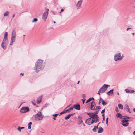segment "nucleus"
I'll return each instance as SVG.
<instances>
[{
  "instance_id": "680f3d73",
  "label": "nucleus",
  "mask_w": 135,
  "mask_h": 135,
  "mask_svg": "<svg viewBox=\"0 0 135 135\" xmlns=\"http://www.w3.org/2000/svg\"><path fill=\"white\" fill-rule=\"evenodd\" d=\"M79 82H80V81H78V83H77V84H79Z\"/></svg>"
},
{
  "instance_id": "c03bdc74",
  "label": "nucleus",
  "mask_w": 135,
  "mask_h": 135,
  "mask_svg": "<svg viewBox=\"0 0 135 135\" xmlns=\"http://www.w3.org/2000/svg\"><path fill=\"white\" fill-rule=\"evenodd\" d=\"M104 120H105V117H103V120L102 121V122L103 123Z\"/></svg>"
},
{
  "instance_id": "393cba45",
  "label": "nucleus",
  "mask_w": 135,
  "mask_h": 135,
  "mask_svg": "<svg viewBox=\"0 0 135 135\" xmlns=\"http://www.w3.org/2000/svg\"><path fill=\"white\" fill-rule=\"evenodd\" d=\"M122 115L120 113H118L116 115V116L117 117H119L121 116Z\"/></svg>"
},
{
  "instance_id": "f257e3e1",
  "label": "nucleus",
  "mask_w": 135,
  "mask_h": 135,
  "mask_svg": "<svg viewBox=\"0 0 135 135\" xmlns=\"http://www.w3.org/2000/svg\"><path fill=\"white\" fill-rule=\"evenodd\" d=\"M45 67V64L42 60H38L35 63L34 70L36 72L42 70Z\"/></svg>"
},
{
  "instance_id": "f3484780",
  "label": "nucleus",
  "mask_w": 135,
  "mask_h": 135,
  "mask_svg": "<svg viewBox=\"0 0 135 135\" xmlns=\"http://www.w3.org/2000/svg\"><path fill=\"white\" fill-rule=\"evenodd\" d=\"M74 114H69L68 115L65 117V119L66 120H68L70 118V116L73 115Z\"/></svg>"
},
{
  "instance_id": "864d4df0",
  "label": "nucleus",
  "mask_w": 135,
  "mask_h": 135,
  "mask_svg": "<svg viewBox=\"0 0 135 135\" xmlns=\"http://www.w3.org/2000/svg\"><path fill=\"white\" fill-rule=\"evenodd\" d=\"M101 100V99H100V100L99 102V105H100V101Z\"/></svg>"
},
{
  "instance_id": "0eeeda50",
  "label": "nucleus",
  "mask_w": 135,
  "mask_h": 135,
  "mask_svg": "<svg viewBox=\"0 0 135 135\" xmlns=\"http://www.w3.org/2000/svg\"><path fill=\"white\" fill-rule=\"evenodd\" d=\"M49 11V9L48 8H46V9L45 11L43 14L42 18L45 21L47 17Z\"/></svg>"
},
{
  "instance_id": "e433bc0d",
  "label": "nucleus",
  "mask_w": 135,
  "mask_h": 135,
  "mask_svg": "<svg viewBox=\"0 0 135 135\" xmlns=\"http://www.w3.org/2000/svg\"><path fill=\"white\" fill-rule=\"evenodd\" d=\"M130 90V93H134V90Z\"/></svg>"
},
{
  "instance_id": "6ab92c4d",
  "label": "nucleus",
  "mask_w": 135,
  "mask_h": 135,
  "mask_svg": "<svg viewBox=\"0 0 135 135\" xmlns=\"http://www.w3.org/2000/svg\"><path fill=\"white\" fill-rule=\"evenodd\" d=\"M98 129V125H97V126H94V128L92 129V130L94 132H96V130Z\"/></svg>"
},
{
  "instance_id": "bf43d9fd",
  "label": "nucleus",
  "mask_w": 135,
  "mask_h": 135,
  "mask_svg": "<svg viewBox=\"0 0 135 135\" xmlns=\"http://www.w3.org/2000/svg\"><path fill=\"white\" fill-rule=\"evenodd\" d=\"M133 110L134 112H135V108L133 109Z\"/></svg>"
},
{
  "instance_id": "774afa93",
  "label": "nucleus",
  "mask_w": 135,
  "mask_h": 135,
  "mask_svg": "<svg viewBox=\"0 0 135 135\" xmlns=\"http://www.w3.org/2000/svg\"><path fill=\"white\" fill-rule=\"evenodd\" d=\"M132 34L133 35L134 34V33H132Z\"/></svg>"
},
{
  "instance_id": "6e6552de",
  "label": "nucleus",
  "mask_w": 135,
  "mask_h": 135,
  "mask_svg": "<svg viewBox=\"0 0 135 135\" xmlns=\"http://www.w3.org/2000/svg\"><path fill=\"white\" fill-rule=\"evenodd\" d=\"M8 33L7 32H5L4 33V37L2 42V44L6 43V42L8 40Z\"/></svg>"
},
{
  "instance_id": "6e6d98bb",
  "label": "nucleus",
  "mask_w": 135,
  "mask_h": 135,
  "mask_svg": "<svg viewBox=\"0 0 135 135\" xmlns=\"http://www.w3.org/2000/svg\"><path fill=\"white\" fill-rule=\"evenodd\" d=\"M133 134L134 135H135V131L133 132Z\"/></svg>"
},
{
  "instance_id": "a19ab883",
  "label": "nucleus",
  "mask_w": 135,
  "mask_h": 135,
  "mask_svg": "<svg viewBox=\"0 0 135 135\" xmlns=\"http://www.w3.org/2000/svg\"><path fill=\"white\" fill-rule=\"evenodd\" d=\"M101 91L99 89L98 91V93H97V94L99 95H100V93H102Z\"/></svg>"
},
{
  "instance_id": "58836bf2",
  "label": "nucleus",
  "mask_w": 135,
  "mask_h": 135,
  "mask_svg": "<svg viewBox=\"0 0 135 135\" xmlns=\"http://www.w3.org/2000/svg\"><path fill=\"white\" fill-rule=\"evenodd\" d=\"M105 109H104L101 112V113L102 114L104 113L105 112Z\"/></svg>"
},
{
  "instance_id": "a878e982",
  "label": "nucleus",
  "mask_w": 135,
  "mask_h": 135,
  "mask_svg": "<svg viewBox=\"0 0 135 135\" xmlns=\"http://www.w3.org/2000/svg\"><path fill=\"white\" fill-rule=\"evenodd\" d=\"M102 104L103 106H105L107 104V103H106V102H105L103 100H102Z\"/></svg>"
},
{
  "instance_id": "052dcab7",
  "label": "nucleus",
  "mask_w": 135,
  "mask_h": 135,
  "mask_svg": "<svg viewBox=\"0 0 135 135\" xmlns=\"http://www.w3.org/2000/svg\"><path fill=\"white\" fill-rule=\"evenodd\" d=\"M53 119H54V120H56V118L55 117H53Z\"/></svg>"
},
{
  "instance_id": "13d9d810",
  "label": "nucleus",
  "mask_w": 135,
  "mask_h": 135,
  "mask_svg": "<svg viewBox=\"0 0 135 135\" xmlns=\"http://www.w3.org/2000/svg\"><path fill=\"white\" fill-rule=\"evenodd\" d=\"M117 94L118 95H119V93L118 92H117Z\"/></svg>"
},
{
  "instance_id": "f8f14e48",
  "label": "nucleus",
  "mask_w": 135,
  "mask_h": 135,
  "mask_svg": "<svg viewBox=\"0 0 135 135\" xmlns=\"http://www.w3.org/2000/svg\"><path fill=\"white\" fill-rule=\"evenodd\" d=\"M82 1V0H80L78 2L76 5L77 8L79 9L81 7Z\"/></svg>"
},
{
  "instance_id": "3c124183",
  "label": "nucleus",
  "mask_w": 135,
  "mask_h": 135,
  "mask_svg": "<svg viewBox=\"0 0 135 135\" xmlns=\"http://www.w3.org/2000/svg\"><path fill=\"white\" fill-rule=\"evenodd\" d=\"M81 124L83 125L84 126H85V124L83 123H82Z\"/></svg>"
},
{
  "instance_id": "aec40b11",
  "label": "nucleus",
  "mask_w": 135,
  "mask_h": 135,
  "mask_svg": "<svg viewBox=\"0 0 135 135\" xmlns=\"http://www.w3.org/2000/svg\"><path fill=\"white\" fill-rule=\"evenodd\" d=\"M92 100H94V99L93 98V97L90 98L86 101V104L88 102Z\"/></svg>"
},
{
  "instance_id": "ddd939ff",
  "label": "nucleus",
  "mask_w": 135,
  "mask_h": 135,
  "mask_svg": "<svg viewBox=\"0 0 135 135\" xmlns=\"http://www.w3.org/2000/svg\"><path fill=\"white\" fill-rule=\"evenodd\" d=\"M95 107L96 105L94 102H92L91 103L90 109L92 110H94L95 109Z\"/></svg>"
},
{
  "instance_id": "c756f323",
  "label": "nucleus",
  "mask_w": 135,
  "mask_h": 135,
  "mask_svg": "<svg viewBox=\"0 0 135 135\" xmlns=\"http://www.w3.org/2000/svg\"><path fill=\"white\" fill-rule=\"evenodd\" d=\"M66 110H64L62 112H61L60 114V115L63 114H64V113H66Z\"/></svg>"
},
{
  "instance_id": "f03ea898",
  "label": "nucleus",
  "mask_w": 135,
  "mask_h": 135,
  "mask_svg": "<svg viewBox=\"0 0 135 135\" xmlns=\"http://www.w3.org/2000/svg\"><path fill=\"white\" fill-rule=\"evenodd\" d=\"M87 114L91 117L94 121V122L96 123L99 121V117L98 115L93 114L92 113H87Z\"/></svg>"
},
{
  "instance_id": "4c0bfd02",
  "label": "nucleus",
  "mask_w": 135,
  "mask_h": 135,
  "mask_svg": "<svg viewBox=\"0 0 135 135\" xmlns=\"http://www.w3.org/2000/svg\"><path fill=\"white\" fill-rule=\"evenodd\" d=\"M120 119H124V116H123L122 115L120 117Z\"/></svg>"
},
{
  "instance_id": "4be33fe9",
  "label": "nucleus",
  "mask_w": 135,
  "mask_h": 135,
  "mask_svg": "<svg viewBox=\"0 0 135 135\" xmlns=\"http://www.w3.org/2000/svg\"><path fill=\"white\" fill-rule=\"evenodd\" d=\"M118 106L120 109H123V105L120 104H118Z\"/></svg>"
},
{
  "instance_id": "49530a36",
  "label": "nucleus",
  "mask_w": 135,
  "mask_h": 135,
  "mask_svg": "<svg viewBox=\"0 0 135 135\" xmlns=\"http://www.w3.org/2000/svg\"><path fill=\"white\" fill-rule=\"evenodd\" d=\"M126 118L129 119V118L128 117L124 116V119H126Z\"/></svg>"
},
{
  "instance_id": "de8ad7c7",
  "label": "nucleus",
  "mask_w": 135,
  "mask_h": 135,
  "mask_svg": "<svg viewBox=\"0 0 135 135\" xmlns=\"http://www.w3.org/2000/svg\"><path fill=\"white\" fill-rule=\"evenodd\" d=\"M20 75L22 76L24 75V73H21L20 74Z\"/></svg>"
},
{
  "instance_id": "4d7b16f0",
  "label": "nucleus",
  "mask_w": 135,
  "mask_h": 135,
  "mask_svg": "<svg viewBox=\"0 0 135 135\" xmlns=\"http://www.w3.org/2000/svg\"><path fill=\"white\" fill-rule=\"evenodd\" d=\"M131 29V28H127V29H126V30H127V31H128V30L129 29Z\"/></svg>"
},
{
  "instance_id": "2f4dec72",
  "label": "nucleus",
  "mask_w": 135,
  "mask_h": 135,
  "mask_svg": "<svg viewBox=\"0 0 135 135\" xmlns=\"http://www.w3.org/2000/svg\"><path fill=\"white\" fill-rule=\"evenodd\" d=\"M126 109H128V112L130 113V111L129 110V107L127 105H126Z\"/></svg>"
},
{
  "instance_id": "5701e85b",
  "label": "nucleus",
  "mask_w": 135,
  "mask_h": 135,
  "mask_svg": "<svg viewBox=\"0 0 135 135\" xmlns=\"http://www.w3.org/2000/svg\"><path fill=\"white\" fill-rule=\"evenodd\" d=\"M73 107L72 106L70 108H69V109L65 110L66 112H70V110H73Z\"/></svg>"
},
{
  "instance_id": "423d86ee",
  "label": "nucleus",
  "mask_w": 135,
  "mask_h": 135,
  "mask_svg": "<svg viewBox=\"0 0 135 135\" xmlns=\"http://www.w3.org/2000/svg\"><path fill=\"white\" fill-rule=\"evenodd\" d=\"M109 85L107 84H104L103 86L100 89L102 93L105 92L108 88V87H109Z\"/></svg>"
},
{
  "instance_id": "ea45409f",
  "label": "nucleus",
  "mask_w": 135,
  "mask_h": 135,
  "mask_svg": "<svg viewBox=\"0 0 135 135\" xmlns=\"http://www.w3.org/2000/svg\"><path fill=\"white\" fill-rule=\"evenodd\" d=\"M83 101V104H84V102L85 100H86L85 99H81Z\"/></svg>"
},
{
  "instance_id": "c85d7f7f",
  "label": "nucleus",
  "mask_w": 135,
  "mask_h": 135,
  "mask_svg": "<svg viewBox=\"0 0 135 135\" xmlns=\"http://www.w3.org/2000/svg\"><path fill=\"white\" fill-rule=\"evenodd\" d=\"M125 90L127 93H130L129 90L128 89H125Z\"/></svg>"
},
{
  "instance_id": "1a4fd4ad",
  "label": "nucleus",
  "mask_w": 135,
  "mask_h": 135,
  "mask_svg": "<svg viewBox=\"0 0 135 135\" xmlns=\"http://www.w3.org/2000/svg\"><path fill=\"white\" fill-rule=\"evenodd\" d=\"M128 120H127L123 119L121 121V124L123 126L125 127L127 126L128 125Z\"/></svg>"
},
{
  "instance_id": "e2e57ef3",
  "label": "nucleus",
  "mask_w": 135,
  "mask_h": 135,
  "mask_svg": "<svg viewBox=\"0 0 135 135\" xmlns=\"http://www.w3.org/2000/svg\"><path fill=\"white\" fill-rule=\"evenodd\" d=\"M115 60V61H117V60Z\"/></svg>"
},
{
  "instance_id": "a211bd4d",
  "label": "nucleus",
  "mask_w": 135,
  "mask_h": 135,
  "mask_svg": "<svg viewBox=\"0 0 135 135\" xmlns=\"http://www.w3.org/2000/svg\"><path fill=\"white\" fill-rule=\"evenodd\" d=\"M114 90L113 89H112L110 90L109 91L107 92V94L108 95H110V93H111L112 94H113V91Z\"/></svg>"
},
{
  "instance_id": "b1692460",
  "label": "nucleus",
  "mask_w": 135,
  "mask_h": 135,
  "mask_svg": "<svg viewBox=\"0 0 135 135\" xmlns=\"http://www.w3.org/2000/svg\"><path fill=\"white\" fill-rule=\"evenodd\" d=\"M9 13V12L8 11H7L4 14V16H7Z\"/></svg>"
},
{
  "instance_id": "72a5a7b5",
  "label": "nucleus",
  "mask_w": 135,
  "mask_h": 135,
  "mask_svg": "<svg viewBox=\"0 0 135 135\" xmlns=\"http://www.w3.org/2000/svg\"><path fill=\"white\" fill-rule=\"evenodd\" d=\"M82 97L83 98V99H85L86 96L84 94H83L82 95Z\"/></svg>"
},
{
  "instance_id": "9b49d317",
  "label": "nucleus",
  "mask_w": 135,
  "mask_h": 135,
  "mask_svg": "<svg viewBox=\"0 0 135 135\" xmlns=\"http://www.w3.org/2000/svg\"><path fill=\"white\" fill-rule=\"evenodd\" d=\"M114 57V59H121L123 57V56L122 55V56L121 54L119 53L116 54L115 55Z\"/></svg>"
},
{
  "instance_id": "37998d69",
  "label": "nucleus",
  "mask_w": 135,
  "mask_h": 135,
  "mask_svg": "<svg viewBox=\"0 0 135 135\" xmlns=\"http://www.w3.org/2000/svg\"><path fill=\"white\" fill-rule=\"evenodd\" d=\"M32 124V123L31 122H30L28 124V126H31Z\"/></svg>"
},
{
  "instance_id": "cd10ccee",
  "label": "nucleus",
  "mask_w": 135,
  "mask_h": 135,
  "mask_svg": "<svg viewBox=\"0 0 135 135\" xmlns=\"http://www.w3.org/2000/svg\"><path fill=\"white\" fill-rule=\"evenodd\" d=\"M4 44H1V46L4 49H5L6 48V47L4 45H3Z\"/></svg>"
},
{
  "instance_id": "f704fd0d",
  "label": "nucleus",
  "mask_w": 135,
  "mask_h": 135,
  "mask_svg": "<svg viewBox=\"0 0 135 135\" xmlns=\"http://www.w3.org/2000/svg\"><path fill=\"white\" fill-rule=\"evenodd\" d=\"M115 110L117 112H118L119 110L118 108L117 107H116Z\"/></svg>"
},
{
  "instance_id": "0e129e2a",
  "label": "nucleus",
  "mask_w": 135,
  "mask_h": 135,
  "mask_svg": "<svg viewBox=\"0 0 135 135\" xmlns=\"http://www.w3.org/2000/svg\"><path fill=\"white\" fill-rule=\"evenodd\" d=\"M41 132L42 133H44V132Z\"/></svg>"
},
{
  "instance_id": "79ce46f5",
  "label": "nucleus",
  "mask_w": 135,
  "mask_h": 135,
  "mask_svg": "<svg viewBox=\"0 0 135 135\" xmlns=\"http://www.w3.org/2000/svg\"><path fill=\"white\" fill-rule=\"evenodd\" d=\"M58 115V114H53V116L54 117H56Z\"/></svg>"
},
{
  "instance_id": "69168bd1",
  "label": "nucleus",
  "mask_w": 135,
  "mask_h": 135,
  "mask_svg": "<svg viewBox=\"0 0 135 135\" xmlns=\"http://www.w3.org/2000/svg\"><path fill=\"white\" fill-rule=\"evenodd\" d=\"M100 122H99V123L97 125H98V126L99 124H100Z\"/></svg>"
},
{
  "instance_id": "8fccbe9b",
  "label": "nucleus",
  "mask_w": 135,
  "mask_h": 135,
  "mask_svg": "<svg viewBox=\"0 0 135 135\" xmlns=\"http://www.w3.org/2000/svg\"><path fill=\"white\" fill-rule=\"evenodd\" d=\"M102 116H103V117H105V116H104V113L102 115Z\"/></svg>"
},
{
  "instance_id": "7ed1b4c3",
  "label": "nucleus",
  "mask_w": 135,
  "mask_h": 135,
  "mask_svg": "<svg viewBox=\"0 0 135 135\" xmlns=\"http://www.w3.org/2000/svg\"><path fill=\"white\" fill-rule=\"evenodd\" d=\"M16 31L15 30H13L12 33L11 37V39L10 45H12L13 43L15 41V37L16 36Z\"/></svg>"
},
{
  "instance_id": "412c9836",
  "label": "nucleus",
  "mask_w": 135,
  "mask_h": 135,
  "mask_svg": "<svg viewBox=\"0 0 135 135\" xmlns=\"http://www.w3.org/2000/svg\"><path fill=\"white\" fill-rule=\"evenodd\" d=\"M25 128L24 127H20V126H19L17 128V129L18 130L19 132H21V130L22 129H24Z\"/></svg>"
},
{
  "instance_id": "c9c22d12",
  "label": "nucleus",
  "mask_w": 135,
  "mask_h": 135,
  "mask_svg": "<svg viewBox=\"0 0 135 135\" xmlns=\"http://www.w3.org/2000/svg\"><path fill=\"white\" fill-rule=\"evenodd\" d=\"M79 122H80V123L79 124V125H80L82 123H83V121L81 120H80Z\"/></svg>"
},
{
  "instance_id": "9d476101",
  "label": "nucleus",
  "mask_w": 135,
  "mask_h": 135,
  "mask_svg": "<svg viewBox=\"0 0 135 135\" xmlns=\"http://www.w3.org/2000/svg\"><path fill=\"white\" fill-rule=\"evenodd\" d=\"M85 122L88 125H89L93 123L94 121H93L91 117H90L86 120Z\"/></svg>"
},
{
  "instance_id": "a18cd8bd",
  "label": "nucleus",
  "mask_w": 135,
  "mask_h": 135,
  "mask_svg": "<svg viewBox=\"0 0 135 135\" xmlns=\"http://www.w3.org/2000/svg\"><path fill=\"white\" fill-rule=\"evenodd\" d=\"M98 113V111H96L95 112V113H93L94 114H96V115H97V114Z\"/></svg>"
},
{
  "instance_id": "7c9ffc66",
  "label": "nucleus",
  "mask_w": 135,
  "mask_h": 135,
  "mask_svg": "<svg viewBox=\"0 0 135 135\" xmlns=\"http://www.w3.org/2000/svg\"><path fill=\"white\" fill-rule=\"evenodd\" d=\"M38 20L37 18H34L33 19L32 22H34L37 21H38Z\"/></svg>"
},
{
  "instance_id": "473e14b6",
  "label": "nucleus",
  "mask_w": 135,
  "mask_h": 135,
  "mask_svg": "<svg viewBox=\"0 0 135 135\" xmlns=\"http://www.w3.org/2000/svg\"><path fill=\"white\" fill-rule=\"evenodd\" d=\"M101 108V107L100 106L97 107L95 108L97 110V109H99Z\"/></svg>"
},
{
  "instance_id": "bb28decb",
  "label": "nucleus",
  "mask_w": 135,
  "mask_h": 135,
  "mask_svg": "<svg viewBox=\"0 0 135 135\" xmlns=\"http://www.w3.org/2000/svg\"><path fill=\"white\" fill-rule=\"evenodd\" d=\"M108 118L107 117L106 119V124L107 126L108 125Z\"/></svg>"
},
{
  "instance_id": "dca6fc26",
  "label": "nucleus",
  "mask_w": 135,
  "mask_h": 135,
  "mask_svg": "<svg viewBox=\"0 0 135 135\" xmlns=\"http://www.w3.org/2000/svg\"><path fill=\"white\" fill-rule=\"evenodd\" d=\"M98 132L99 133H100L102 132L103 131V128L100 126L98 128Z\"/></svg>"
},
{
  "instance_id": "39448f33",
  "label": "nucleus",
  "mask_w": 135,
  "mask_h": 135,
  "mask_svg": "<svg viewBox=\"0 0 135 135\" xmlns=\"http://www.w3.org/2000/svg\"><path fill=\"white\" fill-rule=\"evenodd\" d=\"M29 108L28 107H23L21 108L20 112L21 113H25L29 112Z\"/></svg>"
},
{
  "instance_id": "603ef678",
  "label": "nucleus",
  "mask_w": 135,
  "mask_h": 135,
  "mask_svg": "<svg viewBox=\"0 0 135 135\" xmlns=\"http://www.w3.org/2000/svg\"><path fill=\"white\" fill-rule=\"evenodd\" d=\"M64 11V9H62L61 10V12H62L63 11Z\"/></svg>"
},
{
  "instance_id": "09e8293b",
  "label": "nucleus",
  "mask_w": 135,
  "mask_h": 135,
  "mask_svg": "<svg viewBox=\"0 0 135 135\" xmlns=\"http://www.w3.org/2000/svg\"><path fill=\"white\" fill-rule=\"evenodd\" d=\"M28 129H31V126H29L28 127Z\"/></svg>"
},
{
  "instance_id": "2eb2a0df",
  "label": "nucleus",
  "mask_w": 135,
  "mask_h": 135,
  "mask_svg": "<svg viewBox=\"0 0 135 135\" xmlns=\"http://www.w3.org/2000/svg\"><path fill=\"white\" fill-rule=\"evenodd\" d=\"M42 96H40L39 98L37 99V104L40 103L41 102L42 99Z\"/></svg>"
},
{
  "instance_id": "20e7f679",
  "label": "nucleus",
  "mask_w": 135,
  "mask_h": 135,
  "mask_svg": "<svg viewBox=\"0 0 135 135\" xmlns=\"http://www.w3.org/2000/svg\"><path fill=\"white\" fill-rule=\"evenodd\" d=\"M43 117L41 115V112H38L35 116V119L37 121L40 120L42 119Z\"/></svg>"
},
{
  "instance_id": "338daca9",
  "label": "nucleus",
  "mask_w": 135,
  "mask_h": 135,
  "mask_svg": "<svg viewBox=\"0 0 135 135\" xmlns=\"http://www.w3.org/2000/svg\"><path fill=\"white\" fill-rule=\"evenodd\" d=\"M53 22L54 23H56V22L55 21H54Z\"/></svg>"
},
{
  "instance_id": "4468645a",
  "label": "nucleus",
  "mask_w": 135,
  "mask_h": 135,
  "mask_svg": "<svg viewBox=\"0 0 135 135\" xmlns=\"http://www.w3.org/2000/svg\"><path fill=\"white\" fill-rule=\"evenodd\" d=\"M77 110H79L80 109V106L79 104L75 105H74L73 108Z\"/></svg>"
},
{
  "instance_id": "5fc2aeb1",
  "label": "nucleus",
  "mask_w": 135,
  "mask_h": 135,
  "mask_svg": "<svg viewBox=\"0 0 135 135\" xmlns=\"http://www.w3.org/2000/svg\"><path fill=\"white\" fill-rule=\"evenodd\" d=\"M15 14H13V16H12V18H14V16H15Z\"/></svg>"
}]
</instances>
